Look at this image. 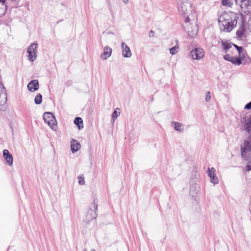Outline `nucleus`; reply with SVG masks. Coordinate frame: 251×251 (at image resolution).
<instances>
[{"label": "nucleus", "instance_id": "nucleus-1", "mask_svg": "<svg viewBox=\"0 0 251 251\" xmlns=\"http://www.w3.org/2000/svg\"><path fill=\"white\" fill-rule=\"evenodd\" d=\"M238 18V14L233 12L223 13L218 18L220 29L223 31L230 32L236 26Z\"/></svg>", "mask_w": 251, "mask_h": 251}, {"label": "nucleus", "instance_id": "nucleus-2", "mask_svg": "<svg viewBox=\"0 0 251 251\" xmlns=\"http://www.w3.org/2000/svg\"><path fill=\"white\" fill-rule=\"evenodd\" d=\"M245 130L250 134L241 147V155L245 160H251V117H244L241 120Z\"/></svg>", "mask_w": 251, "mask_h": 251}, {"label": "nucleus", "instance_id": "nucleus-3", "mask_svg": "<svg viewBox=\"0 0 251 251\" xmlns=\"http://www.w3.org/2000/svg\"><path fill=\"white\" fill-rule=\"evenodd\" d=\"M196 13L187 15L184 20L183 26L190 37H193L197 34L198 27L196 24Z\"/></svg>", "mask_w": 251, "mask_h": 251}, {"label": "nucleus", "instance_id": "nucleus-4", "mask_svg": "<svg viewBox=\"0 0 251 251\" xmlns=\"http://www.w3.org/2000/svg\"><path fill=\"white\" fill-rule=\"evenodd\" d=\"M177 8L179 13L183 16L185 19L187 15L196 13L195 9L190 1H182L179 0V2H178Z\"/></svg>", "mask_w": 251, "mask_h": 251}, {"label": "nucleus", "instance_id": "nucleus-5", "mask_svg": "<svg viewBox=\"0 0 251 251\" xmlns=\"http://www.w3.org/2000/svg\"><path fill=\"white\" fill-rule=\"evenodd\" d=\"M43 119L45 123H47L52 130L54 131L56 130V121L51 113H45L43 115Z\"/></svg>", "mask_w": 251, "mask_h": 251}, {"label": "nucleus", "instance_id": "nucleus-6", "mask_svg": "<svg viewBox=\"0 0 251 251\" xmlns=\"http://www.w3.org/2000/svg\"><path fill=\"white\" fill-rule=\"evenodd\" d=\"M97 206V204L94 201L92 203L91 207L88 210L86 214L85 219L84 220L86 223H89L91 220L96 218Z\"/></svg>", "mask_w": 251, "mask_h": 251}, {"label": "nucleus", "instance_id": "nucleus-7", "mask_svg": "<svg viewBox=\"0 0 251 251\" xmlns=\"http://www.w3.org/2000/svg\"><path fill=\"white\" fill-rule=\"evenodd\" d=\"M7 94L3 84L0 82V110L4 111L6 108Z\"/></svg>", "mask_w": 251, "mask_h": 251}, {"label": "nucleus", "instance_id": "nucleus-8", "mask_svg": "<svg viewBox=\"0 0 251 251\" xmlns=\"http://www.w3.org/2000/svg\"><path fill=\"white\" fill-rule=\"evenodd\" d=\"M37 43L36 42L31 44L27 50L28 59L31 62L34 61L37 58Z\"/></svg>", "mask_w": 251, "mask_h": 251}, {"label": "nucleus", "instance_id": "nucleus-9", "mask_svg": "<svg viewBox=\"0 0 251 251\" xmlns=\"http://www.w3.org/2000/svg\"><path fill=\"white\" fill-rule=\"evenodd\" d=\"M190 55L193 60H199L204 56V52L201 48H195L190 52Z\"/></svg>", "mask_w": 251, "mask_h": 251}, {"label": "nucleus", "instance_id": "nucleus-10", "mask_svg": "<svg viewBox=\"0 0 251 251\" xmlns=\"http://www.w3.org/2000/svg\"><path fill=\"white\" fill-rule=\"evenodd\" d=\"M216 170L214 168L212 167L211 168H208L207 175L210 178V181L215 184H217L219 183V179L217 176L216 174Z\"/></svg>", "mask_w": 251, "mask_h": 251}, {"label": "nucleus", "instance_id": "nucleus-11", "mask_svg": "<svg viewBox=\"0 0 251 251\" xmlns=\"http://www.w3.org/2000/svg\"><path fill=\"white\" fill-rule=\"evenodd\" d=\"M240 7L243 12L246 14L251 13V0L241 3Z\"/></svg>", "mask_w": 251, "mask_h": 251}, {"label": "nucleus", "instance_id": "nucleus-12", "mask_svg": "<svg viewBox=\"0 0 251 251\" xmlns=\"http://www.w3.org/2000/svg\"><path fill=\"white\" fill-rule=\"evenodd\" d=\"M122 49V55L124 57H130L132 54L129 47L125 43L122 42L121 44Z\"/></svg>", "mask_w": 251, "mask_h": 251}, {"label": "nucleus", "instance_id": "nucleus-13", "mask_svg": "<svg viewBox=\"0 0 251 251\" xmlns=\"http://www.w3.org/2000/svg\"><path fill=\"white\" fill-rule=\"evenodd\" d=\"M39 88V83L37 80H31L27 85V89L30 92H34Z\"/></svg>", "mask_w": 251, "mask_h": 251}, {"label": "nucleus", "instance_id": "nucleus-14", "mask_svg": "<svg viewBox=\"0 0 251 251\" xmlns=\"http://www.w3.org/2000/svg\"><path fill=\"white\" fill-rule=\"evenodd\" d=\"M112 49L108 46H105L103 49V52L101 54L100 57L103 60H106L112 54Z\"/></svg>", "mask_w": 251, "mask_h": 251}, {"label": "nucleus", "instance_id": "nucleus-15", "mask_svg": "<svg viewBox=\"0 0 251 251\" xmlns=\"http://www.w3.org/2000/svg\"><path fill=\"white\" fill-rule=\"evenodd\" d=\"M80 144L79 142L76 140L72 139L71 141V148L73 153L77 151L80 148Z\"/></svg>", "mask_w": 251, "mask_h": 251}, {"label": "nucleus", "instance_id": "nucleus-16", "mask_svg": "<svg viewBox=\"0 0 251 251\" xmlns=\"http://www.w3.org/2000/svg\"><path fill=\"white\" fill-rule=\"evenodd\" d=\"M3 155L7 164L9 165H11L13 163V157L7 150H3Z\"/></svg>", "mask_w": 251, "mask_h": 251}, {"label": "nucleus", "instance_id": "nucleus-17", "mask_svg": "<svg viewBox=\"0 0 251 251\" xmlns=\"http://www.w3.org/2000/svg\"><path fill=\"white\" fill-rule=\"evenodd\" d=\"M245 31V25L243 23H242L240 25V28L236 31V35H237V38L241 40L243 38V37H244Z\"/></svg>", "mask_w": 251, "mask_h": 251}, {"label": "nucleus", "instance_id": "nucleus-18", "mask_svg": "<svg viewBox=\"0 0 251 251\" xmlns=\"http://www.w3.org/2000/svg\"><path fill=\"white\" fill-rule=\"evenodd\" d=\"M0 17L4 15L7 10V5L5 4V0H0Z\"/></svg>", "mask_w": 251, "mask_h": 251}, {"label": "nucleus", "instance_id": "nucleus-19", "mask_svg": "<svg viewBox=\"0 0 251 251\" xmlns=\"http://www.w3.org/2000/svg\"><path fill=\"white\" fill-rule=\"evenodd\" d=\"M221 44L222 48L226 53L228 50L232 48V43H228L227 42L222 41Z\"/></svg>", "mask_w": 251, "mask_h": 251}, {"label": "nucleus", "instance_id": "nucleus-20", "mask_svg": "<svg viewBox=\"0 0 251 251\" xmlns=\"http://www.w3.org/2000/svg\"><path fill=\"white\" fill-rule=\"evenodd\" d=\"M172 125L174 126V129L179 132H183L184 128L182 124L178 122H173L172 123Z\"/></svg>", "mask_w": 251, "mask_h": 251}, {"label": "nucleus", "instance_id": "nucleus-21", "mask_svg": "<svg viewBox=\"0 0 251 251\" xmlns=\"http://www.w3.org/2000/svg\"><path fill=\"white\" fill-rule=\"evenodd\" d=\"M74 123L77 126L79 129L83 127V120L80 117H76L74 120Z\"/></svg>", "mask_w": 251, "mask_h": 251}, {"label": "nucleus", "instance_id": "nucleus-22", "mask_svg": "<svg viewBox=\"0 0 251 251\" xmlns=\"http://www.w3.org/2000/svg\"><path fill=\"white\" fill-rule=\"evenodd\" d=\"M244 59L243 58L240 57V56L237 57H234L233 56L232 57V61H230L232 64L236 65H240L242 63V60Z\"/></svg>", "mask_w": 251, "mask_h": 251}, {"label": "nucleus", "instance_id": "nucleus-23", "mask_svg": "<svg viewBox=\"0 0 251 251\" xmlns=\"http://www.w3.org/2000/svg\"><path fill=\"white\" fill-rule=\"evenodd\" d=\"M234 2L237 3V0H222V3L224 6L231 7Z\"/></svg>", "mask_w": 251, "mask_h": 251}, {"label": "nucleus", "instance_id": "nucleus-24", "mask_svg": "<svg viewBox=\"0 0 251 251\" xmlns=\"http://www.w3.org/2000/svg\"><path fill=\"white\" fill-rule=\"evenodd\" d=\"M120 109L118 108H116L114 111L113 112L112 114V121H113V122H115V120L117 119V118L120 115Z\"/></svg>", "mask_w": 251, "mask_h": 251}, {"label": "nucleus", "instance_id": "nucleus-25", "mask_svg": "<svg viewBox=\"0 0 251 251\" xmlns=\"http://www.w3.org/2000/svg\"><path fill=\"white\" fill-rule=\"evenodd\" d=\"M42 101V96L41 94H38L35 97L34 102L36 104H40Z\"/></svg>", "mask_w": 251, "mask_h": 251}, {"label": "nucleus", "instance_id": "nucleus-26", "mask_svg": "<svg viewBox=\"0 0 251 251\" xmlns=\"http://www.w3.org/2000/svg\"><path fill=\"white\" fill-rule=\"evenodd\" d=\"M178 46H175L173 47V48H172L171 49H170V53L172 55H174V54H176L178 51Z\"/></svg>", "mask_w": 251, "mask_h": 251}, {"label": "nucleus", "instance_id": "nucleus-27", "mask_svg": "<svg viewBox=\"0 0 251 251\" xmlns=\"http://www.w3.org/2000/svg\"><path fill=\"white\" fill-rule=\"evenodd\" d=\"M243 49L242 47H239V48H238V49H237L238 52L239 56H240V57L244 58L245 57V56L243 52Z\"/></svg>", "mask_w": 251, "mask_h": 251}, {"label": "nucleus", "instance_id": "nucleus-28", "mask_svg": "<svg viewBox=\"0 0 251 251\" xmlns=\"http://www.w3.org/2000/svg\"><path fill=\"white\" fill-rule=\"evenodd\" d=\"M233 56L230 55L229 54H226L224 56V59L226 61H232V57Z\"/></svg>", "mask_w": 251, "mask_h": 251}, {"label": "nucleus", "instance_id": "nucleus-29", "mask_svg": "<svg viewBox=\"0 0 251 251\" xmlns=\"http://www.w3.org/2000/svg\"><path fill=\"white\" fill-rule=\"evenodd\" d=\"M78 179H79V182H78L79 184H80V185H84L85 183L84 178L83 177H81V176H79Z\"/></svg>", "mask_w": 251, "mask_h": 251}, {"label": "nucleus", "instance_id": "nucleus-30", "mask_svg": "<svg viewBox=\"0 0 251 251\" xmlns=\"http://www.w3.org/2000/svg\"><path fill=\"white\" fill-rule=\"evenodd\" d=\"M210 92L209 91H207L206 93V96H205V100L206 101H208L210 100V98H211V97L210 96Z\"/></svg>", "mask_w": 251, "mask_h": 251}, {"label": "nucleus", "instance_id": "nucleus-31", "mask_svg": "<svg viewBox=\"0 0 251 251\" xmlns=\"http://www.w3.org/2000/svg\"><path fill=\"white\" fill-rule=\"evenodd\" d=\"M245 109H250L251 108V101L245 106Z\"/></svg>", "mask_w": 251, "mask_h": 251}, {"label": "nucleus", "instance_id": "nucleus-32", "mask_svg": "<svg viewBox=\"0 0 251 251\" xmlns=\"http://www.w3.org/2000/svg\"><path fill=\"white\" fill-rule=\"evenodd\" d=\"M245 169L247 171H251V165H247L245 167Z\"/></svg>", "mask_w": 251, "mask_h": 251}, {"label": "nucleus", "instance_id": "nucleus-33", "mask_svg": "<svg viewBox=\"0 0 251 251\" xmlns=\"http://www.w3.org/2000/svg\"><path fill=\"white\" fill-rule=\"evenodd\" d=\"M154 34H155V33H154V32L153 31H152V30H151V31L149 32V36L150 37H153V36H154Z\"/></svg>", "mask_w": 251, "mask_h": 251}, {"label": "nucleus", "instance_id": "nucleus-34", "mask_svg": "<svg viewBox=\"0 0 251 251\" xmlns=\"http://www.w3.org/2000/svg\"><path fill=\"white\" fill-rule=\"evenodd\" d=\"M232 46H233L236 49H237L238 48H239V46H238L237 45L234 44H232Z\"/></svg>", "mask_w": 251, "mask_h": 251}, {"label": "nucleus", "instance_id": "nucleus-35", "mask_svg": "<svg viewBox=\"0 0 251 251\" xmlns=\"http://www.w3.org/2000/svg\"><path fill=\"white\" fill-rule=\"evenodd\" d=\"M123 1L125 3H127L128 2V0H123Z\"/></svg>", "mask_w": 251, "mask_h": 251}, {"label": "nucleus", "instance_id": "nucleus-36", "mask_svg": "<svg viewBox=\"0 0 251 251\" xmlns=\"http://www.w3.org/2000/svg\"><path fill=\"white\" fill-rule=\"evenodd\" d=\"M91 251H96L95 249H92L91 250Z\"/></svg>", "mask_w": 251, "mask_h": 251}, {"label": "nucleus", "instance_id": "nucleus-37", "mask_svg": "<svg viewBox=\"0 0 251 251\" xmlns=\"http://www.w3.org/2000/svg\"><path fill=\"white\" fill-rule=\"evenodd\" d=\"M83 251H87V249H84L83 250Z\"/></svg>", "mask_w": 251, "mask_h": 251}]
</instances>
